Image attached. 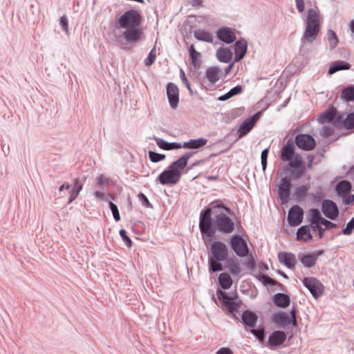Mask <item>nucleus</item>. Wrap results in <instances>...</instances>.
I'll use <instances>...</instances> for the list:
<instances>
[{
  "label": "nucleus",
  "instance_id": "1",
  "mask_svg": "<svg viewBox=\"0 0 354 354\" xmlns=\"http://www.w3.org/2000/svg\"><path fill=\"white\" fill-rule=\"evenodd\" d=\"M232 216L221 212L212 217L209 207H204L200 213L198 227L205 241L211 242L216 232L223 234L232 233L236 227H241L240 222H235Z\"/></svg>",
  "mask_w": 354,
  "mask_h": 354
},
{
  "label": "nucleus",
  "instance_id": "2",
  "mask_svg": "<svg viewBox=\"0 0 354 354\" xmlns=\"http://www.w3.org/2000/svg\"><path fill=\"white\" fill-rule=\"evenodd\" d=\"M142 15L140 10L129 9L116 17L115 26L124 31L118 37L120 48L126 51L131 49L128 44H135L142 41L144 31L141 27Z\"/></svg>",
  "mask_w": 354,
  "mask_h": 354
},
{
  "label": "nucleus",
  "instance_id": "3",
  "mask_svg": "<svg viewBox=\"0 0 354 354\" xmlns=\"http://www.w3.org/2000/svg\"><path fill=\"white\" fill-rule=\"evenodd\" d=\"M321 30V21L319 12L313 8L308 10L306 28L301 39V46L306 44H313L317 39Z\"/></svg>",
  "mask_w": 354,
  "mask_h": 354
},
{
  "label": "nucleus",
  "instance_id": "4",
  "mask_svg": "<svg viewBox=\"0 0 354 354\" xmlns=\"http://www.w3.org/2000/svg\"><path fill=\"white\" fill-rule=\"evenodd\" d=\"M216 295L219 301L223 304L222 309L227 311V314L232 319H239L235 314L241 304L236 292H227L221 289L216 290Z\"/></svg>",
  "mask_w": 354,
  "mask_h": 354
},
{
  "label": "nucleus",
  "instance_id": "5",
  "mask_svg": "<svg viewBox=\"0 0 354 354\" xmlns=\"http://www.w3.org/2000/svg\"><path fill=\"white\" fill-rule=\"evenodd\" d=\"M292 180L288 176L281 178L277 185V198L281 205H286L290 200Z\"/></svg>",
  "mask_w": 354,
  "mask_h": 354
},
{
  "label": "nucleus",
  "instance_id": "6",
  "mask_svg": "<svg viewBox=\"0 0 354 354\" xmlns=\"http://www.w3.org/2000/svg\"><path fill=\"white\" fill-rule=\"evenodd\" d=\"M228 244L234 252L239 257L249 256L250 249L245 239L241 234H234L228 240Z\"/></svg>",
  "mask_w": 354,
  "mask_h": 354
},
{
  "label": "nucleus",
  "instance_id": "7",
  "mask_svg": "<svg viewBox=\"0 0 354 354\" xmlns=\"http://www.w3.org/2000/svg\"><path fill=\"white\" fill-rule=\"evenodd\" d=\"M196 153L197 151H186L178 159L173 161L168 167H169V169H171L177 176L181 178L183 171L187 167L189 160Z\"/></svg>",
  "mask_w": 354,
  "mask_h": 354
},
{
  "label": "nucleus",
  "instance_id": "8",
  "mask_svg": "<svg viewBox=\"0 0 354 354\" xmlns=\"http://www.w3.org/2000/svg\"><path fill=\"white\" fill-rule=\"evenodd\" d=\"M302 283L315 299L319 298L324 293V286L317 278L313 277H305L302 279Z\"/></svg>",
  "mask_w": 354,
  "mask_h": 354
},
{
  "label": "nucleus",
  "instance_id": "9",
  "mask_svg": "<svg viewBox=\"0 0 354 354\" xmlns=\"http://www.w3.org/2000/svg\"><path fill=\"white\" fill-rule=\"evenodd\" d=\"M342 115V114L339 113L337 109L333 106L319 115L318 121L321 124L327 122L335 127H340Z\"/></svg>",
  "mask_w": 354,
  "mask_h": 354
},
{
  "label": "nucleus",
  "instance_id": "10",
  "mask_svg": "<svg viewBox=\"0 0 354 354\" xmlns=\"http://www.w3.org/2000/svg\"><path fill=\"white\" fill-rule=\"evenodd\" d=\"M294 142L301 150L309 151L313 150L317 145L316 140L308 133H299L295 137Z\"/></svg>",
  "mask_w": 354,
  "mask_h": 354
},
{
  "label": "nucleus",
  "instance_id": "11",
  "mask_svg": "<svg viewBox=\"0 0 354 354\" xmlns=\"http://www.w3.org/2000/svg\"><path fill=\"white\" fill-rule=\"evenodd\" d=\"M211 255L208 257L215 259V260H227L229 255L228 248L227 245L221 241H214L210 246Z\"/></svg>",
  "mask_w": 354,
  "mask_h": 354
},
{
  "label": "nucleus",
  "instance_id": "12",
  "mask_svg": "<svg viewBox=\"0 0 354 354\" xmlns=\"http://www.w3.org/2000/svg\"><path fill=\"white\" fill-rule=\"evenodd\" d=\"M261 117V113L257 112L245 119L237 129V139H241L248 135L254 128Z\"/></svg>",
  "mask_w": 354,
  "mask_h": 354
},
{
  "label": "nucleus",
  "instance_id": "13",
  "mask_svg": "<svg viewBox=\"0 0 354 354\" xmlns=\"http://www.w3.org/2000/svg\"><path fill=\"white\" fill-rule=\"evenodd\" d=\"M287 339V333L281 330L272 332L268 339L267 346L272 351L281 348Z\"/></svg>",
  "mask_w": 354,
  "mask_h": 354
},
{
  "label": "nucleus",
  "instance_id": "14",
  "mask_svg": "<svg viewBox=\"0 0 354 354\" xmlns=\"http://www.w3.org/2000/svg\"><path fill=\"white\" fill-rule=\"evenodd\" d=\"M180 180V178L167 167L157 176L156 182L162 185L173 186Z\"/></svg>",
  "mask_w": 354,
  "mask_h": 354
},
{
  "label": "nucleus",
  "instance_id": "15",
  "mask_svg": "<svg viewBox=\"0 0 354 354\" xmlns=\"http://www.w3.org/2000/svg\"><path fill=\"white\" fill-rule=\"evenodd\" d=\"M321 209L323 214L330 220H336L339 214L337 205L330 199H325L322 201Z\"/></svg>",
  "mask_w": 354,
  "mask_h": 354
},
{
  "label": "nucleus",
  "instance_id": "16",
  "mask_svg": "<svg viewBox=\"0 0 354 354\" xmlns=\"http://www.w3.org/2000/svg\"><path fill=\"white\" fill-rule=\"evenodd\" d=\"M304 209L298 205L292 206L288 214L287 221L292 227L299 226L304 219Z\"/></svg>",
  "mask_w": 354,
  "mask_h": 354
},
{
  "label": "nucleus",
  "instance_id": "17",
  "mask_svg": "<svg viewBox=\"0 0 354 354\" xmlns=\"http://www.w3.org/2000/svg\"><path fill=\"white\" fill-rule=\"evenodd\" d=\"M289 175L288 177L291 178L293 180H297L302 178L306 173V166L305 164H297L288 162L286 169H285Z\"/></svg>",
  "mask_w": 354,
  "mask_h": 354
},
{
  "label": "nucleus",
  "instance_id": "18",
  "mask_svg": "<svg viewBox=\"0 0 354 354\" xmlns=\"http://www.w3.org/2000/svg\"><path fill=\"white\" fill-rule=\"evenodd\" d=\"M165 88L169 106L172 109H176L179 104V88L177 85L173 82H168Z\"/></svg>",
  "mask_w": 354,
  "mask_h": 354
},
{
  "label": "nucleus",
  "instance_id": "19",
  "mask_svg": "<svg viewBox=\"0 0 354 354\" xmlns=\"http://www.w3.org/2000/svg\"><path fill=\"white\" fill-rule=\"evenodd\" d=\"M218 39L226 44H231L236 39L235 30L228 26L219 28L216 32Z\"/></svg>",
  "mask_w": 354,
  "mask_h": 354
},
{
  "label": "nucleus",
  "instance_id": "20",
  "mask_svg": "<svg viewBox=\"0 0 354 354\" xmlns=\"http://www.w3.org/2000/svg\"><path fill=\"white\" fill-rule=\"evenodd\" d=\"M248 43L245 38H240L234 44V62H239L245 56L248 51Z\"/></svg>",
  "mask_w": 354,
  "mask_h": 354
},
{
  "label": "nucleus",
  "instance_id": "21",
  "mask_svg": "<svg viewBox=\"0 0 354 354\" xmlns=\"http://www.w3.org/2000/svg\"><path fill=\"white\" fill-rule=\"evenodd\" d=\"M295 151V145L293 139L290 138L280 150V158L283 162H290Z\"/></svg>",
  "mask_w": 354,
  "mask_h": 354
},
{
  "label": "nucleus",
  "instance_id": "22",
  "mask_svg": "<svg viewBox=\"0 0 354 354\" xmlns=\"http://www.w3.org/2000/svg\"><path fill=\"white\" fill-rule=\"evenodd\" d=\"M259 317L257 314L251 310L246 309L243 311L241 315V322L245 327L254 328L255 327Z\"/></svg>",
  "mask_w": 354,
  "mask_h": 354
},
{
  "label": "nucleus",
  "instance_id": "23",
  "mask_svg": "<svg viewBox=\"0 0 354 354\" xmlns=\"http://www.w3.org/2000/svg\"><path fill=\"white\" fill-rule=\"evenodd\" d=\"M279 261L288 269H292L297 263L296 257L294 254L287 252H281L278 254Z\"/></svg>",
  "mask_w": 354,
  "mask_h": 354
},
{
  "label": "nucleus",
  "instance_id": "24",
  "mask_svg": "<svg viewBox=\"0 0 354 354\" xmlns=\"http://www.w3.org/2000/svg\"><path fill=\"white\" fill-rule=\"evenodd\" d=\"M207 143V140L204 138L190 139L181 143V148L189 150H198L203 148Z\"/></svg>",
  "mask_w": 354,
  "mask_h": 354
},
{
  "label": "nucleus",
  "instance_id": "25",
  "mask_svg": "<svg viewBox=\"0 0 354 354\" xmlns=\"http://www.w3.org/2000/svg\"><path fill=\"white\" fill-rule=\"evenodd\" d=\"M153 140L156 141L157 146L165 151H171L181 149V143L177 142H167L163 138L154 136Z\"/></svg>",
  "mask_w": 354,
  "mask_h": 354
},
{
  "label": "nucleus",
  "instance_id": "26",
  "mask_svg": "<svg viewBox=\"0 0 354 354\" xmlns=\"http://www.w3.org/2000/svg\"><path fill=\"white\" fill-rule=\"evenodd\" d=\"M272 301L277 307L286 308L288 307L290 304V297L286 293L278 292L274 295Z\"/></svg>",
  "mask_w": 354,
  "mask_h": 354
},
{
  "label": "nucleus",
  "instance_id": "27",
  "mask_svg": "<svg viewBox=\"0 0 354 354\" xmlns=\"http://www.w3.org/2000/svg\"><path fill=\"white\" fill-rule=\"evenodd\" d=\"M310 188V186L309 183L297 185L292 193L293 198L297 202L304 201L308 196V192Z\"/></svg>",
  "mask_w": 354,
  "mask_h": 354
},
{
  "label": "nucleus",
  "instance_id": "28",
  "mask_svg": "<svg viewBox=\"0 0 354 354\" xmlns=\"http://www.w3.org/2000/svg\"><path fill=\"white\" fill-rule=\"evenodd\" d=\"M271 320L279 327L285 328L288 326L289 315L286 313L279 311L272 315Z\"/></svg>",
  "mask_w": 354,
  "mask_h": 354
},
{
  "label": "nucleus",
  "instance_id": "29",
  "mask_svg": "<svg viewBox=\"0 0 354 354\" xmlns=\"http://www.w3.org/2000/svg\"><path fill=\"white\" fill-rule=\"evenodd\" d=\"M298 260L302 263L305 268H310L315 266L317 263L316 257L313 253H299L298 254Z\"/></svg>",
  "mask_w": 354,
  "mask_h": 354
},
{
  "label": "nucleus",
  "instance_id": "30",
  "mask_svg": "<svg viewBox=\"0 0 354 354\" xmlns=\"http://www.w3.org/2000/svg\"><path fill=\"white\" fill-rule=\"evenodd\" d=\"M189 53L190 63L194 69H199L201 66V54L198 52L193 44L188 47Z\"/></svg>",
  "mask_w": 354,
  "mask_h": 354
},
{
  "label": "nucleus",
  "instance_id": "31",
  "mask_svg": "<svg viewBox=\"0 0 354 354\" xmlns=\"http://www.w3.org/2000/svg\"><path fill=\"white\" fill-rule=\"evenodd\" d=\"M313 236L310 232V228L308 225H302L297 229L296 234V239L297 241H302L308 242L312 240Z\"/></svg>",
  "mask_w": 354,
  "mask_h": 354
},
{
  "label": "nucleus",
  "instance_id": "32",
  "mask_svg": "<svg viewBox=\"0 0 354 354\" xmlns=\"http://www.w3.org/2000/svg\"><path fill=\"white\" fill-rule=\"evenodd\" d=\"M351 189L352 185L351 182L347 180H340L335 187V194L339 197L349 193Z\"/></svg>",
  "mask_w": 354,
  "mask_h": 354
},
{
  "label": "nucleus",
  "instance_id": "33",
  "mask_svg": "<svg viewBox=\"0 0 354 354\" xmlns=\"http://www.w3.org/2000/svg\"><path fill=\"white\" fill-rule=\"evenodd\" d=\"M205 78L210 85L214 84L220 79V68L218 66H210L206 69Z\"/></svg>",
  "mask_w": 354,
  "mask_h": 354
},
{
  "label": "nucleus",
  "instance_id": "34",
  "mask_svg": "<svg viewBox=\"0 0 354 354\" xmlns=\"http://www.w3.org/2000/svg\"><path fill=\"white\" fill-rule=\"evenodd\" d=\"M233 54L230 48L221 47L216 50V58L218 60L223 63H229Z\"/></svg>",
  "mask_w": 354,
  "mask_h": 354
},
{
  "label": "nucleus",
  "instance_id": "35",
  "mask_svg": "<svg viewBox=\"0 0 354 354\" xmlns=\"http://www.w3.org/2000/svg\"><path fill=\"white\" fill-rule=\"evenodd\" d=\"M218 283L221 290H228L233 283V280L228 272H221L218 277Z\"/></svg>",
  "mask_w": 354,
  "mask_h": 354
},
{
  "label": "nucleus",
  "instance_id": "36",
  "mask_svg": "<svg viewBox=\"0 0 354 354\" xmlns=\"http://www.w3.org/2000/svg\"><path fill=\"white\" fill-rule=\"evenodd\" d=\"M341 100L348 103L354 101V85L349 84L341 90Z\"/></svg>",
  "mask_w": 354,
  "mask_h": 354
},
{
  "label": "nucleus",
  "instance_id": "37",
  "mask_svg": "<svg viewBox=\"0 0 354 354\" xmlns=\"http://www.w3.org/2000/svg\"><path fill=\"white\" fill-rule=\"evenodd\" d=\"M194 35L195 39L198 41L207 43H212L214 41L212 35L205 30L197 29L194 31Z\"/></svg>",
  "mask_w": 354,
  "mask_h": 354
},
{
  "label": "nucleus",
  "instance_id": "38",
  "mask_svg": "<svg viewBox=\"0 0 354 354\" xmlns=\"http://www.w3.org/2000/svg\"><path fill=\"white\" fill-rule=\"evenodd\" d=\"M351 68V64L345 61H337L333 62L330 66L328 73L332 75L339 71L348 70Z\"/></svg>",
  "mask_w": 354,
  "mask_h": 354
},
{
  "label": "nucleus",
  "instance_id": "39",
  "mask_svg": "<svg viewBox=\"0 0 354 354\" xmlns=\"http://www.w3.org/2000/svg\"><path fill=\"white\" fill-rule=\"evenodd\" d=\"M225 263L226 268H228L232 275H238L241 273V269L240 265L234 258L228 257L227 260H225Z\"/></svg>",
  "mask_w": 354,
  "mask_h": 354
},
{
  "label": "nucleus",
  "instance_id": "40",
  "mask_svg": "<svg viewBox=\"0 0 354 354\" xmlns=\"http://www.w3.org/2000/svg\"><path fill=\"white\" fill-rule=\"evenodd\" d=\"M224 260H215L208 257V269L210 274H214L223 270V266L221 262Z\"/></svg>",
  "mask_w": 354,
  "mask_h": 354
},
{
  "label": "nucleus",
  "instance_id": "41",
  "mask_svg": "<svg viewBox=\"0 0 354 354\" xmlns=\"http://www.w3.org/2000/svg\"><path fill=\"white\" fill-rule=\"evenodd\" d=\"M208 207L211 208L212 209H221L225 212L224 213H227V214L231 215V216H235L233 210L228 206L225 205L223 203V201L220 199H216V200L213 201L212 202H211L209 203V206Z\"/></svg>",
  "mask_w": 354,
  "mask_h": 354
},
{
  "label": "nucleus",
  "instance_id": "42",
  "mask_svg": "<svg viewBox=\"0 0 354 354\" xmlns=\"http://www.w3.org/2000/svg\"><path fill=\"white\" fill-rule=\"evenodd\" d=\"M242 92H243V86L240 84H237L236 86L232 88L226 93L219 96L218 97V100L219 101H223V102L226 101L236 95L241 94Z\"/></svg>",
  "mask_w": 354,
  "mask_h": 354
},
{
  "label": "nucleus",
  "instance_id": "43",
  "mask_svg": "<svg viewBox=\"0 0 354 354\" xmlns=\"http://www.w3.org/2000/svg\"><path fill=\"white\" fill-rule=\"evenodd\" d=\"M340 127H343L347 130L354 129V112L349 113L346 118L342 114Z\"/></svg>",
  "mask_w": 354,
  "mask_h": 354
},
{
  "label": "nucleus",
  "instance_id": "44",
  "mask_svg": "<svg viewBox=\"0 0 354 354\" xmlns=\"http://www.w3.org/2000/svg\"><path fill=\"white\" fill-rule=\"evenodd\" d=\"M322 216L319 210L317 208H312L309 210L308 221L311 223V225L320 223Z\"/></svg>",
  "mask_w": 354,
  "mask_h": 354
},
{
  "label": "nucleus",
  "instance_id": "45",
  "mask_svg": "<svg viewBox=\"0 0 354 354\" xmlns=\"http://www.w3.org/2000/svg\"><path fill=\"white\" fill-rule=\"evenodd\" d=\"M257 279L266 286H274L279 283V281L266 274L259 273Z\"/></svg>",
  "mask_w": 354,
  "mask_h": 354
},
{
  "label": "nucleus",
  "instance_id": "46",
  "mask_svg": "<svg viewBox=\"0 0 354 354\" xmlns=\"http://www.w3.org/2000/svg\"><path fill=\"white\" fill-rule=\"evenodd\" d=\"M250 332L260 342L263 343L265 341L266 333L265 328L263 326L251 328Z\"/></svg>",
  "mask_w": 354,
  "mask_h": 354
},
{
  "label": "nucleus",
  "instance_id": "47",
  "mask_svg": "<svg viewBox=\"0 0 354 354\" xmlns=\"http://www.w3.org/2000/svg\"><path fill=\"white\" fill-rule=\"evenodd\" d=\"M327 37L330 44V48L331 50L335 48L339 43V39L335 32L329 29L327 32Z\"/></svg>",
  "mask_w": 354,
  "mask_h": 354
},
{
  "label": "nucleus",
  "instance_id": "48",
  "mask_svg": "<svg viewBox=\"0 0 354 354\" xmlns=\"http://www.w3.org/2000/svg\"><path fill=\"white\" fill-rule=\"evenodd\" d=\"M148 156L150 161L154 163L163 161L166 158V156L165 154L159 153L152 150L149 151Z\"/></svg>",
  "mask_w": 354,
  "mask_h": 354
},
{
  "label": "nucleus",
  "instance_id": "49",
  "mask_svg": "<svg viewBox=\"0 0 354 354\" xmlns=\"http://www.w3.org/2000/svg\"><path fill=\"white\" fill-rule=\"evenodd\" d=\"M156 59V46H154L149 53L147 57L145 59L144 63L146 66H151L154 64Z\"/></svg>",
  "mask_w": 354,
  "mask_h": 354
},
{
  "label": "nucleus",
  "instance_id": "50",
  "mask_svg": "<svg viewBox=\"0 0 354 354\" xmlns=\"http://www.w3.org/2000/svg\"><path fill=\"white\" fill-rule=\"evenodd\" d=\"M310 195L313 198L315 202L317 203H322V201L325 200V194L324 192L323 188L321 187H318L316 192L315 193L310 194Z\"/></svg>",
  "mask_w": 354,
  "mask_h": 354
},
{
  "label": "nucleus",
  "instance_id": "51",
  "mask_svg": "<svg viewBox=\"0 0 354 354\" xmlns=\"http://www.w3.org/2000/svg\"><path fill=\"white\" fill-rule=\"evenodd\" d=\"M180 78L181 82L188 89L190 95H192V96L194 95V91L192 88L191 85L186 77L185 71L182 68L180 70Z\"/></svg>",
  "mask_w": 354,
  "mask_h": 354
},
{
  "label": "nucleus",
  "instance_id": "52",
  "mask_svg": "<svg viewBox=\"0 0 354 354\" xmlns=\"http://www.w3.org/2000/svg\"><path fill=\"white\" fill-rule=\"evenodd\" d=\"M353 230H354V216L350 219V221L347 223L346 226L342 229L341 232H339V234L342 233L344 235H350L353 233Z\"/></svg>",
  "mask_w": 354,
  "mask_h": 354
},
{
  "label": "nucleus",
  "instance_id": "53",
  "mask_svg": "<svg viewBox=\"0 0 354 354\" xmlns=\"http://www.w3.org/2000/svg\"><path fill=\"white\" fill-rule=\"evenodd\" d=\"M113 181L110 178L104 176L103 174L99 175L96 178V185L99 187H102L104 184H113Z\"/></svg>",
  "mask_w": 354,
  "mask_h": 354
},
{
  "label": "nucleus",
  "instance_id": "54",
  "mask_svg": "<svg viewBox=\"0 0 354 354\" xmlns=\"http://www.w3.org/2000/svg\"><path fill=\"white\" fill-rule=\"evenodd\" d=\"M109 207L113 214L114 220L118 222L120 221V215L118 206L112 201H109Z\"/></svg>",
  "mask_w": 354,
  "mask_h": 354
},
{
  "label": "nucleus",
  "instance_id": "55",
  "mask_svg": "<svg viewBox=\"0 0 354 354\" xmlns=\"http://www.w3.org/2000/svg\"><path fill=\"white\" fill-rule=\"evenodd\" d=\"M119 234L124 242L125 245L128 248H131L132 246L133 242L129 236L127 235V231L124 229H121L119 231Z\"/></svg>",
  "mask_w": 354,
  "mask_h": 354
},
{
  "label": "nucleus",
  "instance_id": "56",
  "mask_svg": "<svg viewBox=\"0 0 354 354\" xmlns=\"http://www.w3.org/2000/svg\"><path fill=\"white\" fill-rule=\"evenodd\" d=\"M138 198L144 207L151 209L153 208V205L149 202L148 198L144 193L140 192L138 194Z\"/></svg>",
  "mask_w": 354,
  "mask_h": 354
},
{
  "label": "nucleus",
  "instance_id": "57",
  "mask_svg": "<svg viewBox=\"0 0 354 354\" xmlns=\"http://www.w3.org/2000/svg\"><path fill=\"white\" fill-rule=\"evenodd\" d=\"M248 259L246 260V267L250 270H254L257 268V263L255 258L253 255H250L247 257Z\"/></svg>",
  "mask_w": 354,
  "mask_h": 354
},
{
  "label": "nucleus",
  "instance_id": "58",
  "mask_svg": "<svg viewBox=\"0 0 354 354\" xmlns=\"http://www.w3.org/2000/svg\"><path fill=\"white\" fill-rule=\"evenodd\" d=\"M342 198V203L346 205H351L354 203V194L348 193L341 196Z\"/></svg>",
  "mask_w": 354,
  "mask_h": 354
},
{
  "label": "nucleus",
  "instance_id": "59",
  "mask_svg": "<svg viewBox=\"0 0 354 354\" xmlns=\"http://www.w3.org/2000/svg\"><path fill=\"white\" fill-rule=\"evenodd\" d=\"M335 129L330 126H324L321 132V135L324 137H329L333 135Z\"/></svg>",
  "mask_w": 354,
  "mask_h": 354
},
{
  "label": "nucleus",
  "instance_id": "60",
  "mask_svg": "<svg viewBox=\"0 0 354 354\" xmlns=\"http://www.w3.org/2000/svg\"><path fill=\"white\" fill-rule=\"evenodd\" d=\"M313 230L318 232V236L319 239H322L324 236L326 228L322 227V225L319 223L311 225Z\"/></svg>",
  "mask_w": 354,
  "mask_h": 354
},
{
  "label": "nucleus",
  "instance_id": "61",
  "mask_svg": "<svg viewBox=\"0 0 354 354\" xmlns=\"http://www.w3.org/2000/svg\"><path fill=\"white\" fill-rule=\"evenodd\" d=\"M319 223H321L322 225L325 226L324 228H326V230H329V229L335 228L337 226V225L335 223H333L324 217H322Z\"/></svg>",
  "mask_w": 354,
  "mask_h": 354
},
{
  "label": "nucleus",
  "instance_id": "62",
  "mask_svg": "<svg viewBox=\"0 0 354 354\" xmlns=\"http://www.w3.org/2000/svg\"><path fill=\"white\" fill-rule=\"evenodd\" d=\"M59 26L62 27V28L66 31H68V20L66 15H62L59 19Z\"/></svg>",
  "mask_w": 354,
  "mask_h": 354
},
{
  "label": "nucleus",
  "instance_id": "63",
  "mask_svg": "<svg viewBox=\"0 0 354 354\" xmlns=\"http://www.w3.org/2000/svg\"><path fill=\"white\" fill-rule=\"evenodd\" d=\"M83 188V183L79 179L75 178L73 180V185L71 189L80 194Z\"/></svg>",
  "mask_w": 354,
  "mask_h": 354
},
{
  "label": "nucleus",
  "instance_id": "64",
  "mask_svg": "<svg viewBox=\"0 0 354 354\" xmlns=\"http://www.w3.org/2000/svg\"><path fill=\"white\" fill-rule=\"evenodd\" d=\"M290 162L297 163V164H305L303 158L300 154L295 151L294 155H292V158L290 159Z\"/></svg>",
  "mask_w": 354,
  "mask_h": 354
}]
</instances>
